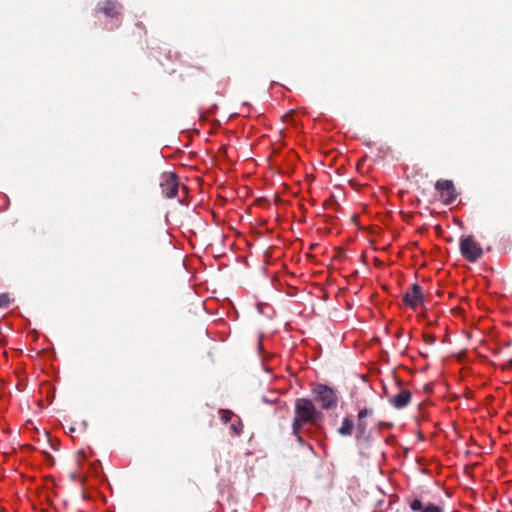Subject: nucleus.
Segmentation results:
<instances>
[{
	"label": "nucleus",
	"mask_w": 512,
	"mask_h": 512,
	"mask_svg": "<svg viewBox=\"0 0 512 512\" xmlns=\"http://www.w3.org/2000/svg\"><path fill=\"white\" fill-rule=\"evenodd\" d=\"M402 336V330H398V332L396 333V337L397 338H400Z\"/></svg>",
	"instance_id": "nucleus-20"
},
{
	"label": "nucleus",
	"mask_w": 512,
	"mask_h": 512,
	"mask_svg": "<svg viewBox=\"0 0 512 512\" xmlns=\"http://www.w3.org/2000/svg\"><path fill=\"white\" fill-rule=\"evenodd\" d=\"M461 255L469 262L478 261L483 255L481 245L472 235L464 236L460 240Z\"/></svg>",
	"instance_id": "nucleus-3"
},
{
	"label": "nucleus",
	"mask_w": 512,
	"mask_h": 512,
	"mask_svg": "<svg viewBox=\"0 0 512 512\" xmlns=\"http://www.w3.org/2000/svg\"><path fill=\"white\" fill-rule=\"evenodd\" d=\"M402 301L406 306L416 310L424 303L422 287L418 283L412 284L404 293Z\"/></svg>",
	"instance_id": "nucleus-5"
},
{
	"label": "nucleus",
	"mask_w": 512,
	"mask_h": 512,
	"mask_svg": "<svg viewBox=\"0 0 512 512\" xmlns=\"http://www.w3.org/2000/svg\"><path fill=\"white\" fill-rule=\"evenodd\" d=\"M10 303L9 296L7 294L0 295V307H7Z\"/></svg>",
	"instance_id": "nucleus-16"
},
{
	"label": "nucleus",
	"mask_w": 512,
	"mask_h": 512,
	"mask_svg": "<svg viewBox=\"0 0 512 512\" xmlns=\"http://www.w3.org/2000/svg\"><path fill=\"white\" fill-rule=\"evenodd\" d=\"M422 512H443L440 506L434 504H427Z\"/></svg>",
	"instance_id": "nucleus-15"
},
{
	"label": "nucleus",
	"mask_w": 512,
	"mask_h": 512,
	"mask_svg": "<svg viewBox=\"0 0 512 512\" xmlns=\"http://www.w3.org/2000/svg\"><path fill=\"white\" fill-rule=\"evenodd\" d=\"M123 10V6L114 0H104L99 2L96 8L97 13H102L109 18H118Z\"/></svg>",
	"instance_id": "nucleus-7"
},
{
	"label": "nucleus",
	"mask_w": 512,
	"mask_h": 512,
	"mask_svg": "<svg viewBox=\"0 0 512 512\" xmlns=\"http://www.w3.org/2000/svg\"><path fill=\"white\" fill-rule=\"evenodd\" d=\"M425 506H426V505H424V504L422 503V501H421V500H419V499H414V500L410 503V507H411V509H412V510H414V511H420V512H422V511H424Z\"/></svg>",
	"instance_id": "nucleus-13"
},
{
	"label": "nucleus",
	"mask_w": 512,
	"mask_h": 512,
	"mask_svg": "<svg viewBox=\"0 0 512 512\" xmlns=\"http://www.w3.org/2000/svg\"><path fill=\"white\" fill-rule=\"evenodd\" d=\"M219 413L221 415V420L224 423H228L229 421H231L232 417L234 416V413L230 410L222 409L219 411Z\"/></svg>",
	"instance_id": "nucleus-12"
},
{
	"label": "nucleus",
	"mask_w": 512,
	"mask_h": 512,
	"mask_svg": "<svg viewBox=\"0 0 512 512\" xmlns=\"http://www.w3.org/2000/svg\"><path fill=\"white\" fill-rule=\"evenodd\" d=\"M355 427L353 420L350 417H345L342 421L341 426L338 429V433L342 436H349Z\"/></svg>",
	"instance_id": "nucleus-9"
},
{
	"label": "nucleus",
	"mask_w": 512,
	"mask_h": 512,
	"mask_svg": "<svg viewBox=\"0 0 512 512\" xmlns=\"http://www.w3.org/2000/svg\"><path fill=\"white\" fill-rule=\"evenodd\" d=\"M135 26L139 30V37H143L147 34L146 28L142 22H137Z\"/></svg>",
	"instance_id": "nucleus-17"
},
{
	"label": "nucleus",
	"mask_w": 512,
	"mask_h": 512,
	"mask_svg": "<svg viewBox=\"0 0 512 512\" xmlns=\"http://www.w3.org/2000/svg\"><path fill=\"white\" fill-rule=\"evenodd\" d=\"M243 423L242 421L237 418V421L231 423L230 425V429L232 430V432L234 433V435L236 436H240L242 431H243Z\"/></svg>",
	"instance_id": "nucleus-11"
},
{
	"label": "nucleus",
	"mask_w": 512,
	"mask_h": 512,
	"mask_svg": "<svg viewBox=\"0 0 512 512\" xmlns=\"http://www.w3.org/2000/svg\"><path fill=\"white\" fill-rule=\"evenodd\" d=\"M312 394L316 402L325 410H331L338 405V396L336 391L325 384H315L312 388Z\"/></svg>",
	"instance_id": "nucleus-2"
},
{
	"label": "nucleus",
	"mask_w": 512,
	"mask_h": 512,
	"mask_svg": "<svg viewBox=\"0 0 512 512\" xmlns=\"http://www.w3.org/2000/svg\"><path fill=\"white\" fill-rule=\"evenodd\" d=\"M412 394L407 389H400V391L389 397V402L397 409H402L409 405L411 402Z\"/></svg>",
	"instance_id": "nucleus-8"
},
{
	"label": "nucleus",
	"mask_w": 512,
	"mask_h": 512,
	"mask_svg": "<svg viewBox=\"0 0 512 512\" xmlns=\"http://www.w3.org/2000/svg\"><path fill=\"white\" fill-rule=\"evenodd\" d=\"M423 338L428 345H433L436 342V337L432 334H424Z\"/></svg>",
	"instance_id": "nucleus-18"
},
{
	"label": "nucleus",
	"mask_w": 512,
	"mask_h": 512,
	"mask_svg": "<svg viewBox=\"0 0 512 512\" xmlns=\"http://www.w3.org/2000/svg\"><path fill=\"white\" fill-rule=\"evenodd\" d=\"M372 414H373V409H371V408H364V409L359 411L358 419L359 420H361V418L365 419L366 417L371 416Z\"/></svg>",
	"instance_id": "nucleus-14"
},
{
	"label": "nucleus",
	"mask_w": 512,
	"mask_h": 512,
	"mask_svg": "<svg viewBox=\"0 0 512 512\" xmlns=\"http://www.w3.org/2000/svg\"><path fill=\"white\" fill-rule=\"evenodd\" d=\"M161 193L168 199L174 198L179 190V179L174 172H165L160 177Z\"/></svg>",
	"instance_id": "nucleus-4"
},
{
	"label": "nucleus",
	"mask_w": 512,
	"mask_h": 512,
	"mask_svg": "<svg viewBox=\"0 0 512 512\" xmlns=\"http://www.w3.org/2000/svg\"><path fill=\"white\" fill-rule=\"evenodd\" d=\"M502 369H503V370H510V369H512V358H511V359H509V360L507 361V363H505V364L502 366Z\"/></svg>",
	"instance_id": "nucleus-19"
},
{
	"label": "nucleus",
	"mask_w": 512,
	"mask_h": 512,
	"mask_svg": "<svg viewBox=\"0 0 512 512\" xmlns=\"http://www.w3.org/2000/svg\"><path fill=\"white\" fill-rule=\"evenodd\" d=\"M366 430H367V422L365 421V419H362V418H361V420L358 419L357 428H356V439L360 440L361 438H363L366 433Z\"/></svg>",
	"instance_id": "nucleus-10"
},
{
	"label": "nucleus",
	"mask_w": 512,
	"mask_h": 512,
	"mask_svg": "<svg viewBox=\"0 0 512 512\" xmlns=\"http://www.w3.org/2000/svg\"><path fill=\"white\" fill-rule=\"evenodd\" d=\"M324 414L317 409L313 400L309 398H297L294 404V418L292 421V434L301 442L300 435L304 425L320 426Z\"/></svg>",
	"instance_id": "nucleus-1"
},
{
	"label": "nucleus",
	"mask_w": 512,
	"mask_h": 512,
	"mask_svg": "<svg viewBox=\"0 0 512 512\" xmlns=\"http://www.w3.org/2000/svg\"><path fill=\"white\" fill-rule=\"evenodd\" d=\"M435 189L440 193L443 203L451 204L457 197L456 189L451 180H438Z\"/></svg>",
	"instance_id": "nucleus-6"
}]
</instances>
